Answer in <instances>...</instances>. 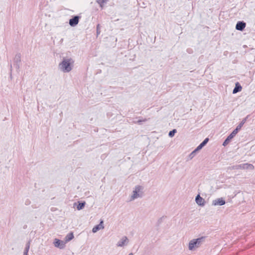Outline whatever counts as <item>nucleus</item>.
Returning a JSON list of instances; mask_svg holds the SVG:
<instances>
[{"label": "nucleus", "instance_id": "nucleus-5", "mask_svg": "<svg viewBox=\"0 0 255 255\" xmlns=\"http://www.w3.org/2000/svg\"><path fill=\"white\" fill-rule=\"evenodd\" d=\"M246 24L242 21H239L236 26V28L239 30H243L246 27Z\"/></svg>", "mask_w": 255, "mask_h": 255}, {"label": "nucleus", "instance_id": "nucleus-13", "mask_svg": "<svg viewBox=\"0 0 255 255\" xmlns=\"http://www.w3.org/2000/svg\"><path fill=\"white\" fill-rule=\"evenodd\" d=\"M74 238L73 233H71L68 234L66 237V241L68 242Z\"/></svg>", "mask_w": 255, "mask_h": 255}, {"label": "nucleus", "instance_id": "nucleus-11", "mask_svg": "<svg viewBox=\"0 0 255 255\" xmlns=\"http://www.w3.org/2000/svg\"><path fill=\"white\" fill-rule=\"evenodd\" d=\"M225 202L224 200H223L222 199H218L217 200L215 201V202L214 203L215 205H223L225 204Z\"/></svg>", "mask_w": 255, "mask_h": 255}, {"label": "nucleus", "instance_id": "nucleus-25", "mask_svg": "<svg viewBox=\"0 0 255 255\" xmlns=\"http://www.w3.org/2000/svg\"><path fill=\"white\" fill-rule=\"evenodd\" d=\"M128 255H133L132 253L129 254Z\"/></svg>", "mask_w": 255, "mask_h": 255}, {"label": "nucleus", "instance_id": "nucleus-2", "mask_svg": "<svg viewBox=\"0 0 255 255\" xmlns=\"http://www.w3.org/2000/svg\"><path fill=\"white\" fill-rule=\"evenodd\" d=\"M201 239L199 238L196 239L195 241L193 240L191 241L189 244V249L190 250H193L195 247H196V245L199 244L200 242Z\"/></svg>", "mask_w": 255, "mask_h": 255}, {"label": "nucleus", "instance_id": "nucleus-1", "mask_svg": "<svg viewBox=\"0 0 255 255\" xmlns=\"http://www.w3.org/2000/svg\"><path fill=\"white\" fill-rule=\"evenodd\" d=\"M71 60H64L61 63V68L64 72H69L71 70Z\"/></svg>", "mask_w": 255, "mask_h": 255}, {"label": "nucleus", "instance_id": "nucleus-18", "mask_svg": "<svg viewBox=\"0 0 255 255\" xmlns=\"http://www.w3.org/2000/svg\"><path fill=\"white\" fill-rule=\"evenodd\" d=\"M209 139L208 138H206L204 139V140L201 143L204 146L208 141Z\"/></svg>", "mask_w": 255, "mask_h": 255}, {"label": "nucleus", "instance_id": "nucleus-15", "mask_svg": "<svg viewBox=\"0 0 255 255\" xmlns=\"http://www.w3.org/2000/svg\"><path fill=\"white\" fill-rule=\"evenodd\" d=\"M237 134V132L234 130L233 132L228 136L230 139H232L236 134Z\"/></svg>", "mask_w": 255, "mask_h": 255}, {"label": "nucleus", "instance_id": "nucleus-21", "mask_svg": "<svg viewBox=\"0 0 255 255\" xmlns=\"http://www.w3.org/2000/svg\"><path fill=\"white\" fill-rule=\"evenodd\" d=\"M106 2V0H98V2L101 5Z\"/></svg>", "mask_w": 255, "mask_h": 255}, {"label": "nucleus", "instance_id": "nucleus-8", "mask_svg": "<svg viewBox=\"0 0 255 255\" xmlns=\"http://www.w3.org/2000/svg\"><path fill=\"white\" fill-rule=\"evenodd\" d=\"M242 89V86L240 85V84L237 82L236 84V86L234 89L233 90V94H236L239 92H240Z\"/></svg>", "mask_w": 255, "mask_h": 255}, {"label": "nucleus", "instance_id": "nucleus-7", "mask_svg": "<svg viewBox=\"0 0 255 255\" xmlns=\"http://www.w3.org/2000/svg\"><path fill=\"white\" fill-rule=\"evenodd\" d=\"M196 202L198 205L201 206H203L205 203L204 199L201 197L199 195H197V196L196 197Z\"/></svg>", "mask_w": 255, "mask_h": 255}, {"label": "nucleus", "instance_id": "nucleus-10", "mask_svg": "<svg viewBox=\"0 0 255 255\" xmlns=\"http://www.w3.org/2000/svg\"><path fill=\"white\" fill-rule=\"evenodd\" d=\"M140 189V187L139 186L136 187L135 190L133 192V194L132 196L133 199L137 197V192L139 191Z\"/></svg>", "mask_w": 255, "mask_h": 255}, {"label": "nucleus", "instance_id": "nucleus-23", "mask_svg": "<svg viewBox=\"0 0 255 255\" xmlns=\"http://www.w3.org/2000/svg\"><path fill=\"white\" fill-rule=\"evenodd\" d=\"M244 124V122H242L241 123L239 126V127L241 128H242V127H243V125Z\"/></svg>", "mask_w": 255, "mask_h": 255}, {"label": "nucleus", "instance_id": "nucleus-24", "mask_svg": "<svg viewBox=\"0 0 255 255\" xmlns=\"http://www.w3.org/2000/svg\"><path fill=\"white\" fill-rule=\"evenodd\" d=\"M244 124V122H242L241 123L239 126V127L241 128H242V127H243V125Z\"/></svg>", "mask_w": 255, "mask_h": 255}, {"label": "nucleus", "instance_id": "nucleus-20", "mask_svg": "<svg viewBox=\"0 0 255 255\" xmlns=\"http://www.w3.org/2000/svg\"><path fill=\"white\" fill-rule=\"evenodd\" d=\"M203 146H204L202 144V143H200V145L198 146L195 151L201 149Z\"/></svg>", "mask_w": 255, "mask_h": 255}, {"label": "nucleus", "instance_id": "nucleus-6", "mask_svg": "<svg viewBox=\"0 0 255 255\" xmlns=\"http://www.w3.org/2000/svg\"><path fill=\"white\" fill-rule=\"evenodd\" d=\"M103 221H101L99 225H98L96 226H95L93 229H92V231L93 233H96L97 232L98 230L101 229H103L104 228V226L103 225Z\"/></svg>", "mask_w": 255, "mask_h": 255}, {"label": "nucleus", "instance_id": "nucleus-4", "mask_svg": "<svg viewBox=\"0 0 255 255\" xmlns=\"http://www.w3.org/2000/svg\"><path fill=\"white\" fill-rule=\"evenodd\" d=\"M54 245L55 247L63 249L65 247V243L58 239H55L54 242Z\"/></svg>", "mask_w": 255, "mask_h": 255}, {"label": "nucleus", "instance_id": "nucleus-12", "mask_svg": "<svg viewBox=\"0 0 255 255\" xmlns=\"http://www.w3.org/2000/svg\"><path fill=\"white\" fill-rule=\"evenodd\" d=\"M243 168L244 169H253L254 168V167L252 164H245L243 165Z\"/></svg>", "mask_w": 255, "mask_h": 255}, {"label": "nucleus", "instance_id": "nucleus-14", "mask_svg": "<svg viewBox=\"0 0 255 255\" xmlns=\"http://www.w3.org/2000/svg\"><path fill=\"white\" fill-rule=\"evenodd\" d=\"M85 202L79 203L77 207V209L78 210H81L85 206Z\"/></svg>", "mask_w": 255, "mask_h": 255}, {"label": "nucleus", "instance_id": "nucleus-19", "mask_svg": "<svg viewBox=\"0 0 255 255\" xmlns=\"http://www.w3.org/2000/svg\"><path fill=\"white\" fill-rule=\"evenodd\" d=\"M203 146H204L202 144V143H200V145L198 146L195 151L201 149Z\"/></svg>", "mask_w": 255, "mask_h": 255}, {"label": "nucleus", "instance_id": "nucleus-3", "mask_svg": "<svg viewBox=\"0 0 255 255\" xmlns=\"http://www.w3.org/2000/svg\"><path fill=\"white\" fill-rule=\"evenodd\" d=\"M79 17L78 16H74L69 20V24L72 26L76 25L79 22Z\"/></svg>", "mask_w": 255, "mask_h": 255}, {"label": "nucleus", "instance_id": "nucleus-9", "mask_svg": "<svg viewBox=\"0 0 255 255\" xmlns=\"http://www.w3.org/2000/svg\"><path fill=\"white\" fill-rule=\"evenodd\" d=\"M128 241V239L127 237H124L121 242H119L118 244V246L119 247H122L124 246L126 243H127Z\"/></svg>", "mask_w": 255, "mask_h": 255}, {"label": "nucleus", "instance_id": "nucleus-22", "mask_svg": "<svg viewBox=\"0 0 255 255\" xmlns=\"http://www.w3.org/2000/svg\"><path fill=\"white\" fill-rule=\"evenodd\" d=\"M241 129V128H240L239 127V126H238L234 130L235 131V132H237L238 133L239 130H240Z\"/></svg>", "mask_w": 255, "mask_h": 255}, {"label": "nucleus", "instance_id": "nucleus-16", "mask_svg": "<svg viewBox=\"0 0 255 255\" xmlns=\"http://www.w3.org/2000/svg\"><path fill=\"white\" fill-rule=\"evenodd\" d=\"M231 139H230L228 137L226 138V139L224 141L223 145L224 146H226L230 142V141L231 140Z\"/></svg>", "mask_w": 255, "mask_h": 255}, {"label": "nucleus", "instance_id": "nucleus-17", "mask_svg": "<svg viewBox=\"0 0 255 255\" xmlns=\"http://www.w3.org/2000/svg\"><path fill=\"white\" fill-rule=\"evenodd\" d=\"M176 132V130L173 129L169 132V135L171 137H172L174 135V134Z\"/></svg>", "mask_w": 255, "mask_h": 255}]
</instances>
